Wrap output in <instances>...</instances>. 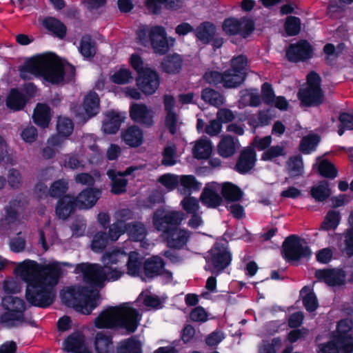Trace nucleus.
Wrapping results in <instances>:
<instances>
[{
    "label": "nucleus",
    "mask_w": 353,
    "mask_h": 353,
    "mask_svg": "<svg viewBox=\"0 0 353 353\" xmlns=\"http://www.w3.org/2000/svg\"><path fill=\"white\" fill-rule=\"evenodd\" d=\"M14 272L28 283L26 296L30 304L46 307L53 303L56 295L54 286L61 274L58 263L41 265L26 260L17 264Z\"/></svg>",
    "instance_id": "obj_1"
},
{
    "label": "nucleus",
    "mask_w": 353,
    "mask_h": 353,
    "mask_svg": "<svg viewBox=\"0 0 353 353\" xmlns=\"http://www.w3.org/2000/svg\"><path fill=\"white\" fill-rule=\"evenodd\" d=\"M28 69L36 76H41L52 84H60L70 81L74 76L75 69L70 64L63 63L53 54H45L31 59Z\"/></svg>",
    "instance_id": "obj_2"
},
{
    "label": "nucleus",
    "mask_w": 353,
    "mask_h": 353,
    "mask_svg": "<svg viewBox=\"0 0 353 353\" xmlns=\"http://www.w3.org/2000/svg\"><path fill=\"white\" fill-rule=\"evenodd\" d=\"M141 319V314L129 303L109 307L95 319L94 325L99 329L122 327L134 332Z\"/></svg>",
    "instance_id": "obj_3"
},
{
    "label": "nucleus",
    "mask_w": 353,
    "mask_h": 353,
    "mask_svg": "<svg viewBox=\"0 0 353 353\" xmlns=\"http://www.w3.org/2000/svg\"><path fill=\"white\" fill-rule=\"evenodd\" d=\"M99 296V292L96 289L82 286L69 287L61 293V300L65 305L74 307L84 314H90L97 306Z\"/></svg>",
    "instance_id": "obj_4"
},
{
    "label": "nucleus",
    "mask_w": 353,
    "mask_h": 353,
    "mask_svg": "<svg viewBox=\"0 0 353 353\" xmlns=\"http://www.w3.org/2000/svg\"><path fill=\"white\" fill-rule=\"evenodd\" d=\"M3 307L6 310L0 316L1 323L6 327H13L24 323L34 324V321L26 320L24 316L26 303L17 296L8 295L3 297L1 301Z\"/></svg>",
    "instance_id": "obj_5"
},
{
    "label": "nucleus",
    "mask_w": 353,
    "mask_h": 353,
    "mask_svg": "<svg viewBox=\"0 0 353 353\" xmlns=\"http://www.w3.org/2000/svg\"><path fill=\"white\" fill-rule=\"evenodd\" d=\"M130 63L132 68L138 72L137 85L145 94H152L154 92V71L144 63L141 57L137 54H132Z\"/></svg>",
    "instance_id": "obj_6"
},
{
    "label": "nucleus",
    "mask_w": 353,
    "mask_h": 353,
    "mask_svg": "<svg viewBox=\"0 0 353 353\" xmlns=\"http://www.w3.org/2000/svg\"><path fill=\"white\" fill-rule=\"evenodd\" d=\"M76 274H81L85 283L90 284L92 288H103L105 286V268L98 263H82L77 265Z\"/></svg>",
    "instance_id": "obj_7"
},
{
    "label": "nucleus",
    "mask_w": 353,
    "mask_h": 353,
    "mask_svg": "<svg viewBox=\"0 0 353 353\" xmlns=\"http://www.w3.org/2000/svg\"><path fill=\"white\" fill-rule=\"evenodd\" d=\"M299 98L306 105H317L323 101L324 95L317 74L312 72L307 75V83L305 88L300 90Z\"/></svg>",
    "instance_id": "obj_8"
},
{
    "label": "nucleus",
    "mask_w": 353,
    "mask_h": 353,
    "mask_svg": "<svg viewBox=\"0 0 353 353\" xmlns=\"http://www.w3.org/2000/svg\"><path fill=\"white\" fill-rule=\"evenodd\" d=\"M138 253L130 252L127 263L128 273L132 276H139L143 280L152 279L154 276V257L146 260L143 265Z\"/></svg>",
    "instance_id": "obj_9"
},
{
    "label": "nucleus",
    "mask_w": 353,
    "mask_h": 353,
    "mask_svg": "<svg viewBox=\"0 0 353 353\" xmlns=\"http://www.w3.org/2000/svg\"><path fill=\"white\" fill-rule=\"evenodd\" d=\"M206 270L212 273L219 274L230 263L231 254L223 246L215 245L206 257Z\"/></svg>",
    "instance_id": "obj_10"
},
{
    "label": "nucleus",
    "mask_w": 353,
    "mask_h": 353,
    "mask_svg": "<svg viewBox=\"0 0 353 353\" xmlns=\"http://www.w3.org/2000/svg\"><path fill=\"white\" fill-rule=\"evenodd\" d=\"M162 239L168 247L176 250L183 249L191 238V232L180 227L172 228L163 231Z\"/></svg>",
    "instance_id": "obj_11"
},
{
    "label": "nucleus",
    "mask_w": 353,
    "mask_h": 353,
    "mask_svg": "<svg viewBox=\"0 0 353 353\" xmlns=\"http://www.w3.org/2000/svg\"><path fill=\"white\" fill-rule=\"evenodd\" d=\"M352 323L347 319L338 323L336 330L333 335L334 340L340 345L342 353H353V336L350 334Z\"/></svg>",
    "instance_id": "obj_12"
},
{
    "label": "nucleus",
    "mask_w": 353,
    "mask_h": 353,
    "mask_svg": "<svg viewBox=\"0 0 353 353\" xmlns=\"http://www.w3.org/2000/svg\"><path fill=\"white\" fill-rule=\"evenodd\" d=\"M283 252L285 256L290 260H298L311 254L306 243L294 236L288 238L283 243Z\"/></svg>",
    "instance_id": "obj_13"
},
{
    "label": "nucleus",
    "mask_w": 353,
    "mask_h": 353,
    "mask_svg": "<svg viewBox=\"0 0 353 353\" xmlns=\"http://www.w3.org/2000/svg\"><path fill=\"white\" fill-rule=\"evenodd\" d=\"M223 30L227 34H240L246 38L254 30V23L251 19L247 18H228L223 23Z\"/></svg>",
    "instance_id": "obj_14"
},
{
    "label": "nucleus",
    "mask_w": 353,
    "mask_h": 353,
    "mask_svg": "<svg viewBox=\"0 0 353 353\" xmlns=\"http://www.w3.org/2000/svg\"><path fill=\"white\" fill-rule=\"evenodd\" d=\"M145 165H132L128 167L124 172H116L110 170L107 172V174L112 180V192L115 194H119L126 191L128 181L123 179V176L132 175L136 171L143 170Z\"/></svg>",
    "instance_id": "obj_15"
},
{
    "label": "nucleus",
    "mask_w": 353,
    "mask_h": 353,
    "mask_svg": "<svg viewBox=\"0 0 353 353\" xmlns=\"http://www.w3.org/2000/svg\"><path fill=\"white\" fill-rule=\"evenodd\" d=\"M220 188L221 185L216 182L206 184L199 198L201 203L208 208L218 207L222 201V198L218 193Z\"/></svg>",
    "instance_id": "obj_16"
},
{
    "label": "nucleus",
    "mask_w": 353,
    "mask_h": 353,
    "mask_svg": "<svg viewBox=\"0 0 353 353\" xmlns=\"http://www.w3.org/2000/svg\"><path fill=\"white\" fill-rule=\"evenodd\" d=\"M315 276L319 281L330 286H340L345 283V273L341 269L319 270Z\"/></svg>",
    "instance_id": "obj_17"
},
{
    "label": "nucleus",
    "mask_w": 353,
    "mask_h": 353,
    "mask_svg": "<svg viewBox=\"0 0 353 353\" xmlns=\"http://www.w3.org/2000/svg\"><path fill=\"white\" fill-rule=\"evenodd\" d=\"M312 48L306 41H301L291 45L286 51V56L289 61L297 62L310 59L312 57Z\"/></svg>",
    "instance_id": "obj_18"
},
{
    "label": "nucleus",
    "mask_w": 353,
    "mask_h": 353,
    "mask_svg": "<svg viewBox=\"0 0 353 353\" xmlns=\"http://www.w3.org/2000/svg\"><path fill=\"white\" fill-rule=\"evenodd\" d=\"M101 195V192L99 189L86 188L74 198L76 206L82 210L92 208L99 199Z\"/></svg>",
    "instance_id": "obj_19"
},
{
    "label": "nucleus",
    "mask_w": 353,
    "mask_h": 353,
    "mask_svg": "<svg viewBox=\"0 0 353 353\" xmlns=\"http://www.w3.org/2000/svg\"><path fill=\"white\" fill-rule=\"evenodd\" d=\"M63 350L74 353H91L85 343V336L81 332H74L65 339Z\"/></svg>",
    "instance_id": "obj_20"
},
{
    "label": "nucleus",
    "mask_w": 353,
    "mask_h": 353,
    "mask_svg": "<svg viewBox=\"0 0 353 353\" xmlns=\"http://www.w3.org/2000/svg\"><path fill=\"white\" fill-rule=\"evenodd\" d=\"M156 217V229L165 231L170 230V225H179L185 219V214L181 211H170L165 212L163 215L158 214Z\"/></svg>",
    "instance_id": "obj_21"
},
{
    "label": "nucleus",
    "mask_w": 353,
    "mask_h": 353,
    "mask_svg": "<svg viewBox=\"0 0 353 353\" xmlns=\"http://www.w3.org/2000/svg\"><path fill=\"white\" fill-rule=\"evenodd\" d=\"M131 119L146 126L152 125V115L145 105L141 103H133L130 110Z\"/></svg>",
    "instance_id": "obj_22"
},
{
    "label": "nucleus",
    "mask_w": 353,
    "mask_h": 353,
    "mask_svg": "<svg viewBox=\"0 0 353 353\" xmlns=\"http://www.w3.org/2000/svg\"><path fill=\"white\" fill-rule=\"evenodd\" d=\"M239 142L237 139H234L230 135H223L217 145V152L223 158H229L233 156L239 148Z\"/></svg>",
    "instance_id": "obj_23"
},
{
    "label": "nucleus",
    "mask_w": 353,
    "mask_h": 353,
    "mask_svg": "<svg viewBox=\"0 0 353 353\" xmlns=\"http://www.w3.org/2000/svg\"><path fill=\"white\" fill-rule=\"evenodd\" d=\"M256 160V154L254 150L248 147L241 152L236 165V169L240 173H246L254 166Z\"/></svg>",
    "instance_id": "obj_24"
},
{
    "label": "nucleus",
    "mask_w": 353,
    "mask_h": 353,
    "mask_svg": "<svg viewBox=\"0 0 353 353\" xmlns=\"http://www.w3.org/2000/svg\"><path fill=\"white\" fill-rule=\"evenodd\" d=\"M178 192L181 195H190L201 189V183L193 175L179 176Z\"/></svg>",
    "instance_id": "obj_25"
},
{
    "label": "nucleus",
    "mask_w": 353,
    "mask_h": 353,
    "mask_svg": "<svg viewBox=\"0 0 353 353\" xmlns=\"http://www.w3.org/2000/svg\"><path fill=\"white\" fill-rule=\"evenodd\" d=\"M175 41L174 38L167 36L163 27L156 26V53L167 52L174 46Z\"/></svg>",
    "instance_id": "obj_26"
},
{
    "label": "nucleus",
    "mask_w": 353,
    "mask_h": 353,
    "mask_svg": "<svg viewBox=\"0 0 353 353\" xmlns=\"http://www.w3.org/2000/svg\"><path fill=\"white\" fill-rule=\"evenodd\" d=\"M183 62L182 56L174 52L165 56L161 61L160 67L165 72L175 74L181 69Z\"/></svg>",
    "instance_id": "obj_27"
},
{
    "label": "nucleus",
    "mask_w": 353,
    "mask_h": 353,
    "mask_svg": "<svg viewBox=\"0 0 353 353\" xmlns=\"http://www.w3.org/2000/svg\"><path fill=\"white\" fill-rule=\"evenodd\" d=\"M121 139L128 145L135 148L142 143L143 134L138 126L131 125L122 131Z\"/></svg>",
    "instance_id": "obj_28"
},
{
    "label": "nucleus",
    "mask_w": 353,
    "mask_h": 353,
    "mask_svg": "<svg viewBox=\"0 0 353 353\" xmlns=\"http://www.w3.org/2000/svg\"><path fill=\"white\" fill-rule=\"evenodd\" d=\"M32 119L34 123L40 128H48L51 120L50 107L45 103H38L34 108Z\"/></svg>",
    "instance_id": "obj_29"
},
{
    "label": "nucleus",
    "mask_w": 353,
    "mask_h": 353,
    "mask_svg": "<svg viewBox=\"0 0 353 353\" xmlns=\"http://www.w3.org/2000/svg\"><path fill=\"white\" fill-rule=\"evenodd\" d=\"M76 206L74 197L65 195L60 199L56 207V214L59 219H67Z\"/></svg>",
    "instance_id": "obj_30"
},
{
    "label": "nucleus",
    "mask_w": 353,
    "mask_h": 353,
    "mask_svg": "<svg viewBox=\"0 0 353 353\" xmlns=\"http://www.w3.org/2000/svg\"><path fill=\"white\" fill-rule=\"evenodd\" d=\"M138 42L145 47L154 48V26L141 25L137 32Z\"/></svg>",
    "instance_id": "obj_31"
},
{
    "label": "nucleus",
    "mask_w": 353,
    "mask_h": 353,
    "mask_svg": "<svg viewBox=\"0 0 353 353\" xmlns=\"http://www.w3.org/2000/svg\"><path fill=\"white\" fill-rule=\"evenodd\" d=\"M95 350L97 353H113L114 345L112 336L103 332L97 333L94 339Z\"/></svg>",
    "instance_id": "obj_32"
},
{
    "label": "nucleus",
    "mask_w": 353,
    "mask_h": 353,
    "mask_svg": "<svg viewBox=\"0 0 353 353\" xmlns=\"http://www.w3.org/2000/svg\"><path fill=\"white\" fill-rule=\"evenodd\" d=\"M212 152L211 141L207 138H202L194 143L192 154L198 159H206Z\"/></svg>",
    "instance_id": "obj_33"
},
{
    "label": "nucleus",
    "mask_w": 353,
    "mask_h": 353,
    "mask_svg": "<svg viewBox=\"0 0 353 353\" xmlns=\"http://www.w3.org/2000/svg\"><path fill=\"white\" fill-rule=\"evenodd\" d=\"M330 128L332 130L338 129L339 135H343L345 130L353 129V115L345 112L340 114L338 119H332V125Z\"/></svg>",
    "instance_id": "obj_34"
},
{
    "label": "nucleus",
    "mask_w": 353,
    "mask_h": 353,
    "mask_svg": "<svg viewBox=\"0 0 353 353\" xmlns=\"http://www.w3.org/2000/svg\"><path fill=\"white\" fill-rule=\"evenodd\" d=\"M121 121V117L118 112H107L103 123V131L108 134H115L119 130Z\"/></svg>",
    "instance_id": "obj_35"
},
{
    "label": "nucleus",
    "mask_w": 353,
    "mask_h": 353,
    "mask_svg": "<svg viewBox=\"0 0 353 353\" xmlns=\"http://www.w3.org/2000/svg\"><path fill=\"white\" fill-rule=\"evenodd\" d=\"M216 34L215 26L210 22H204L195 30L196 38L203 43H209Z\"/></svg>",
    "instance_id": "obj_36"
},
{
    "label": "nucleus",
    "mask_w": 353,
    "mask_h": 353,
    "mask_svg": "<svg viewBox=\"0 0 353 353\" xmlns=\"http://www.w3.org/2000/svg\"><path fill=\"white\" fill-rule=\"evenodd\" d=\"M331 194L330 184L326 181H321L314 183L310 189V194L316 201L326 200Z\"/></svg>",
    "instance_id": "obj_37"
},
{
    "label": "nucleus",
    "mask_w": 353,
    "mask_h": 353,
    "mask_svg": "<svg viewBox=\"0 0 353 353\" xmlns=\"http://www.w3.org/2000/svg\"><path fill=\"white\" fill-rule=\"evenodd\" d=\"M221 194L228 203L240 201L243 194L239 187L230 182L221 185Z\"/></svg>",
    "instance_id": "obj_38"
},
{
    "label": "nucleus",
    "mask_w": 353,
    "mask_h": 353,
    "mask_svg": "<svg viewBox=\"0 0 353 353\" xmlns=\"http://www.w3.org/2000/svg\"><path fill=\"white\" fill-rule=\"evenodd\" d=\"M79 51L84 58H93L97 52L96 41L90 35H84L80 41Z\"/></svg>",
    "instance_id": "obj_39"
},
{
    "label": "nucleus",
    "mask_w": 353,
    "mask_h": 353,
    "mask_svg": "<svg viewBox=\"0 0 353 353\" xmlns=\"http://www.w3.org/2000/svg\"><path fill=\"white\" fill-rule=\"evenodd\" d=\"M83 108L90 117L96 115L99 110V98L97 93L90 92L85 97Z\"/></svg>",
    "instance_id": "obj_40"
},
{
    "label": "nucleus",
    "mask_w": 353,
    "mask_h": 353,
    "mask_svg": "<svg viewBox=\"0 0 353 353\" xmlns=\"http://www.w3.org/2000/svg\"><path fill=\"white\" fill-rule=\"evenodd\" d=\"M117 353H142L141 343L134 337L119 343Z\"/></svg>",
    "instance_id": "obj_41"
},
{
    "label": "nucleus",
    "mask_w": 353,
    "mask_h": 353,
    "mask_svg": "<svg viewBox=\"0 0 353 353\" xmlns=\"http://www.w3.org/2000/svg\"><path fill=\"white\" fill-rule=\"evenodd\" d=\"M245 77L241 73L233 72L232 69L225 72L223 74V84L225 88H235L241 84L245 80Z\"/></svg>",
    "instance_id": "obj_42"
},
{
    "label": "nucleus",
    "mask_w": 353,
    "mask_h": 353,
    "mask_svg": "<svg viewBox=\"0 0 353 353\" xmlns=\"http://www.w3.org/2000/svg\"><path fill=\"white\" fill-rule=\"evenodd\" d=\"M261 103V98L256 90H247L241 92L239 100L240 106H258Z\"/></svg>",
    "instance_id": "obj_43"
},
{
    "label": "nucleus",
    "mask_w": 353,
    "mask_h": 353,
    "mask_svg": "<svg viewBox=\"0 0 353 353\" xmlns=\"http://www.w3.org/2000/svg\"><path fill=\"white\" fill-rule=\"evenodd\" d=\"M300 294L303 299V303L305 309L309 312L315 310L318 307V301L316 295L310 288L304 287Z\"/></svg>",
    "instance_id": "obj_44"
},
{
    "label": "nucleus",
    "mask_w": 353,
    "mask_h": 353,
    "mask_svg": "<svg viewBox=\"0 0 353 353\" xmlns=\"http://www.w3.org/2000/svg\"><path fill=\"white\" fill-rule=\"evenodd\" d=\"M8 108L14 110H19L22 109L25 104L26 100L23 94L17 90H12L8 95L6 101Z\"/></svg>",
    "instance_id": "obj_45"
},
{
    "label": "nucleus",
    "mask_w": 353,
    "mask_h": 353,
    "mask_svg": "<svg viewBox=\"0 0 353 353\" xmlns=\"http://www.w3.org/2000/svg\"><path fill=\"white\" fill-rule=\"evenodd\" d=\"M287 154L285 146L283 144L273 145L268 148L261 155L263 161H274L279 157Z\"/></svg>",
    "instance_id": "obj_46"
},
{
    "label": "nucleus",
    "mask_w": 353,
    "mask_h": 353,
    "mask_svg": "<svg viewBox=\"0 0 353 353\" xmlns=\"http://www.w3.org/2000/svg\"><path fill=\"white\" fill-rule=\"evenodd\" d=\"M201 97L205 102L216 107L222 105L225 102L223 97L212 89H204L202 91Z\"/></svg>",
    "instance_id": "obj_47"
},
{
    "label": "nucleus",
    "mask_w": 353,
    "mask_h": 353,
    "mask_svg": "<svg viewBox=\"0 0 353 353\" xmlns=\"http://www.w3.org/2000/svg\"><path fill=\"white\" fill-rule=\"evenodd\" d=\"M43 24L47 29L52 32L57 37L63 38L65 35V26L63 25V23H62L59 20L56 19L55 18H46L43 21Z\"/></svg>",
    "instance_id": "obj_48"
},
{
    "label": "nucleus",
    "mask_w": 353,
    "mask_h": 353,
    "mask_svg": "<svg viewBox=\"0 0 353 353\" xmlns=\"http://www.w3.org/2000/svg\"><path fill=\"white\" fill-rule=\"evenodd\" d=\"M126 232L134 241H142L145 236L146 230L141 223H128Z\"/></svg>",
    "instance_id": "obj_49"
},
{
    "label": "nucleus",
    "mask_w": 353,
    "mask_h": 353,
    "mask_svg": "<svg viewBox=\"0 0 353 353\" xmlns=\"http://www.w3.org/2000/svg\"><path fill=\"white\" fill-rule=\"evenodd\" d=\"M180 206L187 214H189L199 212L200 210L199 200L190 195L185 196L180 202Z\"/></svg>",
    "instance_id": "obj_50"
},
{
    "label": "nucleus",
    "mask_w": 353,
    "mask_h": 353,
    "mask_svg": "<svg viewBox=\"0 0 353 353\" xmlns=\"http://www.w3.org/2000/svg\"><path fill=\"white\" fill-rule=\"evenodd\" d=\"M125 257V252L119 250H114L112 252H106L102 256L101 261L104 263V266H109L121 262Z\"/></svg>",
    "instance_id": "obj_51"
},
{
    "label": "nucleus",
    "mask_w": 353,
    "mask_h": 353,
    "mask_svg": "<svg viewBox=\"0 0 353 353\" xmlns=\"http://www.w3.org/2000/svg\"><path fill=\"white\" fill-rule=\"evenodd\" d=\"M287 168L292 176H300L303 173V163L300 156L292 157L287 163Z\"/></svg>",
    "instance_id": "obj_52"
},
{
    "label": "nucleus",
    "mask_w": 353,
    "mask_h": 353,
    "mask_svg": "<svg viewBox=\"0 0 353 353\" xmlns=\"http://www.w3.org/2000/svg\"><path fill=\"white\" fill-rule=\"evenodd\" d=\"M68 189V183L65 179H59L50 185L48 193L52 197H59L64 194Z\"/></svg>",
    "instance_id": "obj_53"
},
{
    "label": "nucleus",
    "mask_w": 353,
    "mask_h": 353,
    "mask_svg": "<svg viewBox=\"0 0 353 353\" xmlns=\"http://www.w3.org/2000/svg\"><path fill=\"white\" fill-rule=\"evenodd\" d=\"M73 128V123L70 119L62 117L58 118L57 123L58 134L64 137H68L72 134Z\"/></svg>",
    "instance_id": "obj_54"
},
{
    "label": "nucleus",
    "mask_w": 353,
    "mask_h": 353,
    "mask_svg": "<svg viewBox=\"0 0 353 353\" xmlns=\"http://www.w3.org/2000/svg\"><path fill=\"white\" fill-rule=\"evenodd\" d=\"M161 163L165 166H172L176 163V148L175 145H168L163 152Z\"/></svg>",
    "instance_id": "obj_55"
},
{
    "label": "nucleus",
    "mask_w": 353,
    "mask_h": 353,
    "mask_svg": "<svg viewBox=\"0 0 353 353\" xmlns=\"http://www.w3.org/2000/svg\"><path fill=\"white\" fill-rule=\"evenodd\" d=\"M318 170L321 175L326 178L334 179L337 176V170L332 163L327 160L320 161Z\"/></svg>",
    "instance_id": "obj_56"
},
{
    "label": "nucleus",
    "mask_w": 353,
    "mask_h": 353,
    "mask_svg": "<svg viewBox=\"0 0 353 353\" xmlns=\"http://www.w3.org/2000/svg\"><path fill=\"white\" fill-rule=\"evenodd\" d=\"M339 221V213L332 210L327 214L321 227L325 230H334L338 226Z\"/></svg>",
    "instance_id": "obj_57"
},
{
    "label": "nucleus",
    "mask_w": 353,
    "mask_h": 353,
    "mask_svg": "<svg viewBox=\"0 0 353 353\" xmlns=\"http://www.w3.org/2000/svg\"><path fill=\"white\" fill-rule=\"evenodd\" d=\"M282 345L279 338H274L271 341H263L259 345V353H276Z\"/></svg>",
    "instance_id": "obj_58"
},
{
    "label": "nucleus",
    "mask_w": 353,
    "mask_h": 353,
    "mask_svg": "<svg viewBox=\"0 0 353 353\" xmlns=\"http://www.w3.org/2000/svg\"><path fill=\"white\" fill-rule=\"evenodd\" d=\"M248 61L245 56L239 55L231 60V68L233 72L241 73L246 76Z\"/></svg>",
    "instance_id": "obj_59"
},
{
    "label": "nucleus",
    "mask_w": 353,
    "mask_h": 353,
    "mask_svg": "<svg viewBox=\"0 0 353 353\" xmlns=\"http://www.w3.org/2000/svg\"><path fill=\"white\" fill-rule=\"evenodd\" d=\"M132 79L131 72L128 69H120L111 77L112 81L117 84L128 83Z\"/></svg>",
    "instance_id": "obj_60"
},
{
    "label": "nucleus",
    "mask_w": 353,
    "mask_h": 353,
    "mask_svg": "<svg viewBox=\"0 0 353 353\" xmlns=\"http://www.w3.org/2000/svg\"><path fill=\"white\" fill-rule=\"evenodd\" d=\"M319 142L317 135H309L303 139L301 143V150L304 153H310L314 150Z\"/></svg>",
    "instance_id": "obj_61"
},
{
    "label": "nucleus",
    "mask_w": 353,
    "mask_h": 353,
    "mask_svg": "<svg viewBox=\"0 0 353 353\" xmlns=\"http://www.w3.org/2000/svg\"><path fill=\"white\" fill-rule=\"evenodd\" d=\"M155 263L156 276L159 277L163 280V281L165 283L170 281L172 279V273L170 271L164 269V263L163 260L161 258L156 256Z\"/></svg>",
    "instance_id": "obj_62"
},
{
    "label": "nucleus",
    "mask_w": 353,
    "mask_h": 353,
    "mask_svg": "<svg viewBox=\"0 0 353 353\" xmlns=\"http://www.w3.org/2000/svg\"><path fill=\"white\" fill-rule=\"evenodd\" d=\"M108 244V239L105 232L97 233L92 240V250L96 252H101Z\"/></svg>",
    "instance_id": "obj_63"
},
{
    "label": "nucleus",
    "mask_w": 353,
    "mask_h": 353,
    "mask_svg": "<svg viewBox=\"0 0 353 353\" xmlns=\"http://www.w3.org/2000/svg\"><path fill=\"white\" fill-rule=\"evenodd\" d=\"M285 28L288 35L292 36L297 34L301 29V21L299 18L295 17H288Z\"/></svg>",
    "instance_id": "obj_64"
}]
</instances>
